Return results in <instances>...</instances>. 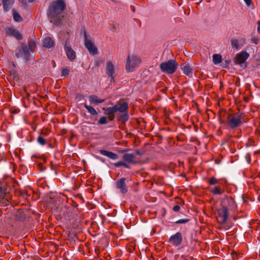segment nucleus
<instances>
[{"label":"nucleus","instance_id":"1","mask_svg":"<svg viewBox=\"0 0 260 260\" xmlns=\"http://www.w3.org/2000/svg\"><path fill=\"white\" fill-rule=\"evenodd\" d=\"M220 207L217 209L218 222L220 224L219 229L221 230H228L229 227L225 225L229 216V211L235 210L237 208V205L231 197L225 196L220 201Z\"/></svg>","mask_w":260,"mask_h":260},{"label":"nucleus","instance_id":"2","mask_svg":"<svg viewBox=\"0 0 260 260\" xmlns=\"http://www.w3.org/2000/svg\"><path fill=\"white\" fill-rule=\"evenodd\" d=\"M66 8V5L63 0H57L53 2L49 7L48 10V15L49 17L54 20V23L58 24L63 16L60 18V15L64 11Z\"/></svg>","mask_w":260,"mask_h":260},{"label":"nucleus","instance_id":"3","mask_svg":"<svg viewBox=\"0 0 260 260\" xmlns=\"http://www.w3.org/2000/svg\"><path fill=\"white\" fill-rule=\"evenodd\" d=\"M242 115V113L239 112L233 114L224 112V115L226 116V119L224 120L220 118L219 121L221 123H225L232 129H235L244 123Z\"/></svg>","mask_w":260,"mask_h":260},{"label":"nucleus","instance_id":"4","mask_svg":"<svg viewBox=\"0 0 260 260\" xmlns=\"http://www.w3.org/2000/svg\"><path fill=\"white\" fill-rule=\"evenodd\" d=\"M178 66V64L175 60L170 59L167 61L161 62L159 68L162 72L172 74L176 71Z\"/></svg>","mask_w":260,"mask_h":260},{"label":"nucleus","instance_id":"5","mask_svg":"<svg viewBox=\"0 0 260 260\" xmlns=\"http://www.w3.org/2000/svg\"><path fill=\"white\" fill-rule=\"evenodd\" d=\"M17 50V51L15 53V57L17 58L23 57L25 62H28L30 59L31 53L29 51L27 45L24 43L21 42Z\"/></svg>","mask_w":260,"mask_h":260},{"label":"nucleus","instance_id":"6","mask_svg":"<svg viewBox=\"0 0 260 260\" xmlns=\"http://www.w3.org/2000/svg\"><path fill=\"white\" fill-rule=\"evenodd\" d=\"M141 60L139 57L135 55H128L126 58L125 68L127 72H132L134 69L141 63Z\"/></svg>","mask_w":260,"mask_h":260},{"label":"nucleus","instance_id":"7","mask_svg":"<svg viewBox=\"0 0 260 260\" xmlns=\"http://www.w3.org/2000/svg\"><path fill=\"white\" fill-rule=\"evenodd\" d=\"M5 30L6 36L13 37L17 40H21L23 39L21 32L13 25L6 26Z\"/></svg>","mask_w":260,"mask_h":260},{"label":"nucleus","instance_id":"8","mask_svg":"<svg viewBox=\"0 0 260 260\" xmlns=\"http://www.w3.org/2000/svg\"><path fill=\"white\" fill-rule=\"evenodd\" d=\"M84 45L89 53L92 55H96L98 53V50L96 46L94 45L92 40L88 39L86 31L84 29Z\"/></svg>","mask_w":260,"mask_h":260},{"label":"nucleus","instance_id":"9","mask_svg":"<svg viewBox=\"0 0 260 260\" xmlns=\"http://www.w3.org/2000/svg\"><path fill=\"white\" fill-rule=\"evenodd\" d=\"M249 57V54L245 51H242L239 53L236 54L234 59V62L236 64H239L241 67L244 64V68H245L247 66L245 64L246 60Z\"/></svg>","mask_w":260,"mask_h":260},{"label":"nucleus","instance_id":"10","mask_svg":"<svg viewBox=\"0 0 260 260\" xmlns=\"http://www.w3.org/2000/svg\"><path fill=\"white\" fill-rule=\"evenodd\" d=\"M64 49L69 60L72 61L75 59L76 57V53L72 49L69 39H67L65 41Z\"/></svg>","mask_w":260,"mask_h":260},{"label":"nucleus","instance_id":"11","mask_svg":"<svg viewBox=\"0 0 260 260\" xmlns=\"http://www.w3.org/2000/svg\"><path fill=\"white\" fill-rule=\"evenodd\" d=\"M8 192V191L6 186L0 184V206H5L8 204L9 201L6 197Z\"/></svg>","mask_w":260,"mask_h":260},{"label":"nucleus","instance_id":"12","mask_svg":"<svg viewBox=\"0 0 260 260\" xmlns=\"http://www.w3.org/2000/svg\"><path fill=\"white\" fill-rule=\"evenodd\" d=\"M182 234L180 232L176 233L175 235L171 236L169 239V242L173 245L177 247L180 246L182 242Z\"/></svg>","mask_w":260,"mask_h":260},{"label":"nucleus","instance_id":"13","mask_svg":"<svg viewBox=\"0 0 260 260\" xmlns=\"http://www.w3.org/2000/svg\"><path fill=\"white\" fill-rule=\"evenodd\" d=\"M126 178H121L117 180L116 183V187L120 190L121 193L124 194L128 191V187L125 183Z\"/></svg>","mask_w":260,"mask_h":260},{"label":"nucleus","instance_id":"14","mask_svg":"<svg viewBox=\"0 0 260 260\" xmlns=\"http://www.w3.org/2000/svg\"><path fill=\"white\" fill-rule=\"evenodd\" d=\"M106 72L111 81L114 80L115 78V68L114 64L111 61L107 62L106 67Z\"/></svg>","mask_w":260,"mask_h":260},{"label":"nucleus","instance_id":"15","mask_svg":"<svg viewBox=\"0 0 260 260\" xmlns=\"http://www.w3.org/2000/svg\"><path fill=\"white\" fill-rule=\"evenodd\" d=\"M115 112L119 111L121 113H123L127 111L128 109V103L126 102L121 103H118L114 106Z\"/></svg>","mask_w":260,"mask_h":260},{"label":"nucleus","instance_id":"16","mask_svg":"<svg viewBox=\"0 0 260 260\" xmlns=\"http://www.w3.org/2000/svg\"><path fill=\"white\" fill-rule=\"evenodd\" d=\"M99 152L102 155L106 156L112 160H116L118 158V155L112 152L102 149L100 150Z\"/></svg>","mask_w":260,"mask_h":260},{"label":"nucleus","instance_id":"17","mask_svg":"<svg viewBox=\"0 0 260 260\" xmlns=\"http://www.w3.org/2000/svg\"><path fill=\"white\" fill-rule=\"evenodd\" d=\"M136 155L131 153H125L122 156V159L126 162L132 164H136L137 161L134 160Z\"/></svg>","mask_w":260,"mask_h":260},{"label":"nucleus","instance_id":"18","mask_svg":"<svg viewBox=\"0 0 260 260\" xmlns=\"http://www.w3.org/2000/svg\"><path fill=\"white\" fill-rule=\"evenodd\" d=\"M89 101L91 104L98 105L105 102V99H101L95 95H91L89 96Z\"/></svg>","mask_w":260,"mask_h":260},{"label":"nucleus","instance_id":"19","mask_svg":"<svg viewBox=\"0 0 260 260\" xmlns=\"http://www.w3.org/2000/svg\"><path fill=\"white\" fill-rule=\"evenodd\" d=\"M14 3V0H3L2 4L5 12H8Z\"/></svg>","mask_w":260,"mask_h":260},{"label":"nucleus","instance_id":"20","mask_svg":"<svg viewBox=\"0 0 260 260\" xmlns=\"http://www.w3.org/2000/svg\"><path fill=\"white\" fill-rule=\"evenodd\" d=\"M43 46L46 48H51L54 46V41L50 37H46L43 40Z\"/></svg>","mask_w":260,"mask_h":260},{"label":"nucleus","instance_id":"21","mask_svg":"<svg viewBox=\"0 0 260 260\" xmlns=\"http://www.w3.org/2000/svg\"><path fill=\"white\" fill-rule=\"evenodd\" d=\"M26 218L25 214L22 210H18L15 214V219L18 221H23Z\"/></svg>","mask_w":260,"mask_h":260},{"label":"nucleus","instance_id":"22","mask_svg":"<svg viewBox=\"0 0 260 260\" xmlns=\"http://www.w3.org/2000/svg\"><path fill=\"white\" fill-rule=\"evenodd\" d=\"M12 16L14 20L17 22H20L23 21V18L19 13L15 9L12 10Z\"/></svg>","mask_w":260,"mask_h":260},{"label":"nucleus","instance_id":"23","mask_svg":"<svg viewBox=\"0 0 260 260\" xmlns=\"http://www.w3.org/2000/svg\"><path fill=\"white\" fill-rule=\"evenodd\" d=\"M84 106L91 115L94 116L98 114L95 109L90 105H88L86 103L84 104Z\"/></svg>","mask_w":260,"mask_h":260},{"label":"nucleus","instance_id":"24","mask_svg":"<svg viewBox=\"0 0 260 260\" xmlns=\"http://www.w3.org/2000/svg\"><path fill=\"white\" fill-rule=\"evenodd\" d=\"M181 69L183 73L187 76L192 74V70L189 64L184 65L183 67H181Z\"/></svg>","mask_w":260,"mask_h":260},{"label":"nucleus","instance_id":"25","mask_svg":"<svg viewBox=\"0 0 260 260\" xmlns=\"http://www.w3.org/2000/svg\"><path fill=\"white\" fill-rule=\"evenodd\" d=\"M27 46L28 49H29V51H30V52L31 53L36 48V43L34 41H33L32 40H29L28 41V46Z\"/></svg>","mask_w":260,"mask_h":260},{"label":"nucleus","instance_id":"26","mask_svg":"<svg viewBox=\"0 0 260 260\" xmlns=\"http://www.w3.org/2000/svg\"><path fill=\"white\" fill-rule=\"evenodd\" d=\"M103 110L105 111L104 114L107 115L114 114L116 113L114 106L107 108H104Z\"/></svg>","mask_w":260,"mask_h":260},{"label":"nucleus","instance_id":"27","mask_svg":"<svg viewBox=\"0 0 260 260\" xmlns=\"http://www.w3.org/2000/svg\"><path fill=\"white\" fill-rule=\"evenodd\" d=\"M222 61L221 56L219 54H215L213 55V62L214 64H218Z\"/></svg>","mask_w":260,"mask_h":260},{"label":"nucleus","instance_id":"28","mask_svg":"<svg viewBox=\"0 0 260 260\" xmlns=\"http://www.w3.org/2000/svg\"><path fill=\"white\" fill-rule=\"evenodd\" d=\"M211 192L214 195H220L223 193V191H221L220 188L217 186L211 189Z\"/></svg>","mask_w":260,"mask_h":260},{"label":"nucleus","instance_id":"29","mask_svg":"<svg viewBox=\"0 0 260 260\" xmlns=\"http://www.w3.org/2000/svg\"><path fill=\"white\" fill-rule=\"evenodd\" d=\"M231 45L233 49L238 50L239 49V41L238 40L234 39L231 40Z\"/></svg>","mask_w":260,"mask_h":260},{"label":"nucleus","instance_id":"30","mask_svg":"<svg viewBox=\"0 0 260 260\" xmlns=\"http://www.w3.org/2000/svg\"><path fill=\"white\" fill-rule=\"evenodd\" d=\"M10 76L13 79H16L18 78V74L16 70L14 68L11 70L10 71Z\"/></svg>","mask_w":260,"mask_h":260},{"label":"nucleus","instance_id":"31","mask_svg":"<svg viewBox=\"0 0 260 260\" xmlns=\"http://www.w3.org/2000/svg\"><path fill=\"white\" fill-rule=\"evenodd\" d=\"M69 74V70L66 67H63L61 71V76L62 77H67Z\"/></svg>","mask_w":260,"mask_h":260},{"label":"nucleus","instance_id":"32","mask_svg":"<svg viewBox=\"0 0 260 260\" xmlns=\"http://www.w3.org/2000/svg\"><path fill=\"white\" fill-rule=\"evenodd\" d=\"M37 142L38 143L42 145H44L46 144V140L42 136H39L37 138Z\"/></svg>","mask_w":260,"mask_h":260},{"label":"nucleus","instance_id":"33","mask_svg":"<svg viewBox=\"0 0 260 260\" xmlns=\"http://www.w3.org/2000/svg\"><path fill=\"white\" fill-rule=\"evenodd\" d=\"M104 60L103 59L98 58L94 62V64L95 67H100L104 62Z\"/></svg>","mask_w":260,"mask_h":260},{"label":"nucleus","instance_id":"34","mask_svg":"<svg viewBox=\"0 0 260 260\" xmlns=\"http://www.w3.org/2000/svg\"><path fill=\"white\" fill-rule=\"evenodd\" d=\"M107 123V118L105 116L102 117L98 121L99 124H105Z\"/></svg>","mask_w":260,"mask_h":260},{"label":"nucleus","instance_id":"35","mask_svg":"<svg viewBox=\"0 0 260 260\" xmlns=\"http://www.w3.org/2000/svg\"><path fill=\"white\" fill-rule=\"evenodd\" d=\"M218 183V180L216 178L213 177L209 179V183L210 185H215Z\"/></svg>","mask_w":260,"mask_h":260},{"label":"nucleus","instance_id":"36","mask_svg":"<svg viewBox=\"0 0 260 260\" xmlns=\"http://www.w3.org/2000/svg\"><path fill=\"white\" fill-rule=\"evenodd\" d=\"M121 117L124 121H126L129 118V116L127 113L125 112L121 115Z\"/></svg>","mask_w":260,"mask_h":260},{"label":"nucleus","instance_id":"37","mask_svg":"<svg viewBox=\"0 0 260 260\" xmlns=\"http://www.w3.org/2000/svg\"><path fill=\"white\" fill-rule=\"evenodd\" d=\"M189 221H190V219L188 218H185V219H181L179 220H178L175 222L176 223H185L188 222Z\"/></svg>","mask_w":260,"mask_h":260},{"label":"nucleus","instance_id":"38","mask_svg":"<svg viewBox=\"0 0 260 260\" xmlns=\"http://www.w3.org/2000/svg\"><path fill=\"white\" fill-rule=\"evenodd\" d=\"M20 195L23 198H26L28 196V192L26 190H21Z\"/></svg>","mask_w":260,"mask_h":260},{"label":"nucleus","instance_id":"39","mask_svg":"<svg viewBox=\"0 0 260 260\" xmlns=\"http://www.w3.org/2000/svg\"><path fill=\"white\" fill-rule=\"evenodd\" d=\"M123 163H124V161H117L114 164V166L115 167H120L121 166H123Z\"/></svg>","mask_w":260,"mask_h":260},{"label":"nucleus","instance_id":"40","mask_svg":"<svg viewBox=\"0 0 260 260\" xmlns=\"http://www.w3.org/2000/svg\"><path fill=\"white\" fill-rule=\"evenodd\" d=\"M245 4L247 5V6L250 7L252 6L253 7V4L252 1V0H244Z\"/></svg>","mask_w":260,"mask_h":260},{"label":"nucleus","instance_id":"41","mask_svg":"<svg viewBox=\"0 0 260 260\" xmlns=\"http://www.w3.org/2000/svg\"><path fill=\"white\" fill-rule=\"evenodd\" d=\"M251 41L252 43L255 44H257L259 43V39L255 37H252Z\"/></svg>","mask_w":260,"mask_h":260},{"label":"nucleus","instance_id":"42","mask_svg":"<svg viewBox=\"0 0 260 260\" xmlns=\"http://www.w3.org/2000/svg\"><path fill=\"white\" fill-rule=\"evenodd\" d=\"M37 167L38 169L40 170V172H43L44 170V168L43 167L42 164L41 163H39L37 165Z\"/></svg>","mask_w":260,"mask_h":260},{"label":"nucleus","instance_id":"43","mask_svg":"<svg viewBox=\"0 0 260 260\" xmlns=\"http://www.w3.org/2000/svg\"><path fill=\"white\" fill-rule=\"evenodd\" d=\"M180 209V207L179 205H176L173 207V210L175 212H178L179 211Z\"/></svg>","mask_w":260,"mask_h":260},{"label":"nucleus","instance_id":"44","mask_svg":"<svg viewBox=\"0 0 260 260\" xmlns=\"http://www.w3.org/2000/svg\"><path fill=\"white\" fill-rule=\"evenodd\" d=\"M108 116H109V119L110 121H113L115 118V116H114V114L108 115Z\"/></svg>","mask_w":260,"mask_h":260},{"label":"nucleus","instance_id":"45","mask_svg":"<svg viewBox=\"0 0 260 260\" xmlns=\"http://www.w3.org/2000/svg\"><path fill=\"white\" fill-rule=\"evenodd\" d=\"M246 158L248 164H250L251 161L250 155L249 154H247V155H246Z\"/></svg>","mask_w":260,"mask_h":260},{"label":"nucleus","instance_id":"46","mask_svg":"<svg viewBox=\"0 0 260 260\" xmlns=\"http://www.w3.org/2000/svg\"><path fill=\"white\" fill-rule=\"evenodd\" d=\"M136 155H141L143 154V153L140 151V150H137L135 151V154Z\"/></svg>","mask_w":260,"mask_h":260},{"label":"nucleus","instance_id":"47","mask_svg":"<svg viewBox=\"0 0 260 260\" xmlns=\"http://www.w3.org/2000/svg\"><path fill=\"white\" fill-rule=\"evenodd\" d=\"M258 27H257V32L260 34V21L257 22Z\"/></svg>","mask_w":260,"mask_h":260},{"label":"nucleus","instance_id":"48","mask_svg":"<svg viewBox=\"0 0 260 260\" xmlns=\"http://www.w3.org/2000/svg\"><path fill=\"white\" fill-rule=\"evenodd\" d=\"M123 167H124L126 168L130 169V167L128 165H127L126 162H124L123 163Z\"/></svg>","mask_w":260,"mask_h":260},{"label":"nucleus","instance_id":"49","mask_svg":"<svg viewBox=\"0 0 260 260\" xmlns=\"http://www.w3.org/2000/svg\"><path fill=\"white\" fill-rule=\"evenodd\" d=\"M129 150V149H123L122 150H121V153H124V152H126L127 151H128Z\"/></svg>","mask_w":260,"mask_h":260},{"label":"nucleus","instance_id":"50","mask_svg":"<svg viewBox=\"0 0 260 260\" xmlns=\"http://www.w3.org/2000/svg\"><path fill=\"white\" fill-rule=\"evenodd\" d=\"M12 65H13V68L15 69L16 66L14 62H12Z\"/></svg>","mask_w":260,"mask_h":260},{"label":"nucleus","instance_id":"51","mask_svg":"<svg viewBox=\"0 0 260 260\" xmlns=\"http://www.w3.org/2000/svg\"><path fill=\"white\" fill-rule=\"evenodd\" d=\"M35 1V0H28V2L29 3H32V2H34Z\"/></svg>","mask_w":260,"mask_h":260},{"label":"nucleus","instance_id":"52","mask_svg":"<svg viewBox=\"0 0 260 260\" xmlns=\"http://www.w3.org/2000/svg\"><path fill=\"white\" fill-rule=\"evenodd\" d=\"M2 210L0 209V217L2 216Z\"/></svg>","mask_w":260,"mask_h":260},{"label":"nucleus","instance_id":"53","mask_svg":"<svg viewBox=\"0 0 260 260\" xmlns=\"http://www.w3.org/2000/svg\"><path fill=\"white\" fill-rule=\"evenodd\" d=\"M20 2L24 1L25 0H19Z\"/></svg>","mask_w":260,"mask_h":260}]
</instances>
